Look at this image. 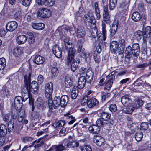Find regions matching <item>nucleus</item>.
Returning <instances> with one entry per match:
<instances>
[{"mask_svg":"<svg viewBox=\"0 0 151 151\" xmlns=\"http://www.w3.org/2000/svg\"><path fill=\"white\" fill-rule=\"evenodd\" d=\"M31 74L29 73L24 76L25 86L28 92V94L29 95L31 92L35 94L38 93V84L35 81H32L30 83Z\"/></svg>","mask_w":151,"mask_h":151,"instance_id":"1","label":"nucleus"},{"mask_svg":"<svg viewBox=\"0 0 151 151\" xmlns=\"http://www.w3.org/2000/svg\"><path fill=\"white\" fill-rule=\"evenodd\" d=\"M64 45L68 52L67 63L69 65L71 64L72 60L74 58L75 51L73 49L74 45L69 42V40L67 38L64 39Z\"/></svg>","mask_w":151,"mask_h":151,"instance_id":"2","label":"nucleus"},{"mask_svg":"<svg viewBox=\"0 0 151 151\" xmlns=\"http://www.w3.org/2000/svg\"><path fill=\"white\" fill-rule=\"evenodd\" d=\"M52 97L48 98V104L50 110V111H52V109L54 108L57 109L60 106H61V102L60 101V98L59 96H56L54 97L53 101L51 99Z\"/></svg>","mask_w":151,"mask_h":151,"instance_id":"3","label":"nucleus"},{"mask_svg":"<svg viewBox=\"0 0 151 151\" xmlns=\"http://www.w3.org/2000/svg\"><path fill=\"white\" fill-rule=\"evenodd\" d=\"M83 19L86 25L90 27L91 28L95 27L96 21L93 16L86 14L83 17Z\"/></svg>","mask_w":151,"mask_h":151,"instance_id":"4","label":"nucleus"},{"mask_svg":"<svg viewBox=\"0 0 151 151\" xmlns=\"http://www.w3.org/2000/svg\"><path fill=\"white\" fill-rule=\"evenodd\" d=\"M38 17L43 18H47L51 15V11L47 8L41 7L38 9L37 12Z\"/></svg>","mask_w":151,"mask_h":151,"instance_id":"5","label":"nucleus"},{"mask_svg":"<svg viewBox=\"0 0 151 151\" xmlns=\"http://www.w3.org/2000/svg\"><path fill=\"white\" fill-rule=\"evenodd\" d=\"M140 50H135V51H131V47L128 46L126 47L125 51V57L127 59H129L132 55L134 56H138Z\"/></svg>","mask_w":151,"mask_h":151,"instance_id":"6","label":"nucleus"},{"mask_svg":"<svg viewBox=\"0 0 151 151\" xmlns=\"http://www.w3.org/2000/svg\"><path fill=\"white\" fill-rule=\"evenodd\" d=\"M52 83L50 82L47 83L45 87V95L47 98L52 97L51 95L53 91Z\"/></svg>","mask_w":151,"mask_h":151,"instance_id":"7","label":"nucleus"},{"mask_svg":"<svg viewBox=\"0 0 151 151\" xmlns=\"http://www.w3.org/2000/svg\"><path fill=\"white\" fill-rule=\"evenodd\" d=\"M79 74L81 76H84L85 77H88V78L93 77V73L92 71L88 70L86 71V69L84 67H81L79 70Z\"/></svg>","mask_w":151,"mask_h":151,"instance_id":"8","label":"nucleus"},{"mask_svg":"<svg viewBox=\"0 0 151 151\" xmlns=\"http://www.w3.org/2000/svg\"><path fill=\"white\" fill-rule=\"evenodd\" d=\"M23 101L22 97L20 96H16L14 100V104L15 108L18 111L21 109L22 106V102Z\"/></svg>","mask_w":151,"mask_h":151,"instance_id":"9","label":"nucleus"},{"mask_svg":"<svg viewBox=\"0 0 151 151\" xmlns=\"http://www.w3.org/2000/svg\"><path fill=\"white\" fill-rule=\"evenodd\" d=\"M17 23L15 21H12L8 22L6 25L7 30L10 31L14 30L17 27Z\"/></svg>","mask_w":151,"mask_h":151,"instance_id":"10","label":"nucleus"},{"mask_svg":"<svg viewBox=\"0 0 151 151\" xmlns=\"http://www.w3.org/2000/svg\"><path fill=\"white\" fill-rule=\"evenodd\" d=\"M86 34V32L83 27H78L77 28V36L78 40L83 39Z\"/></svg>","mask_w":151,"mask_h":151,"instance_id":"11","label":"nucleus"},{"mask_svg":"<svg viewBox=\"0 0 151 151\" xmlns=\"http://www.w3.org/2000/svg\"><path fill=\"white\" fill-rule=\"evenodd\" d=\"M121 101L124 105L126 106L130 104L131 100L130 96L127 95L122 96L121 97Z\"/></svg>","mask_w":151,"mask_h":151,"instance_id":"12","label":"nucleus"},{"mask_svg":"<svg viewBox=\"0 0 151 151\" xmlns=\"http://www.w3.org/2000/svg\"><path fill=\"white\" fill-rule=\"evenodd\" d=\"M106 25L105 24L102 22V32L100 34L101 35L98 36L100 40H105L106 37Z\"/></svg>","mask_w":151,"mask_h":151,"instance_id":"13","label":"nucleus"},{"mask_svg":"<svg viewBox=\"0 0 151 151\" xmlns=\"http://www.w3.org/2000/svg\"><path fill=\"white\" fill-rule=\"evenodd\" d=\"M94 142L96 143V145L101 147L104 145V140L102 137L97 136L95 137L93 139Z\"/></svg>","mask_w":151,"mask_h":151,"instance_id":"14","label":"nucleus"},{"mask_svg":"<svg viewBox=\"0 0 151 151\" xmlns=\"http://www.w3.org/2000/svg\"><path fill=\"white\" fill-rule=\"evenodd\" d=\"M86 77L84 76H81L78 79V87L79 89H81L83 88L86 83Z\"/></svg>","mask_w":151,"mask_h":151,"instance_id":"15","label":"nucleus"},{"mask_svg":"<svg viewBox=\"0 0 151 151\" xmlns=\"http://www.w3.org/2000/svg\"><path fill=\"white\" fill-rule=\"evenodd\" d=\"M118 43L117 42L113 41L110 44V50L112 52L115 54L117 52Z\"/></svg>","mask_w":151,"mask_h":151,"instance_id":"16","label":"nucleus"},{"mask_svg":"<svg viewBox=\"0 0 151 151\" xmlns=\"http://www.w3.org/2000/svg\"><path fill=\"white\" fill-rule=\"evenodd\" d=\"M27 40V37L24 35H20L18 36L16 38L17 42L19 45L24 44Z\"/></svg>","mask_w":151,"mask_h":151,"instance_id":"17","label":"nucleus"},{"mask_svg":"<svg viewBox=\"0 0 151 151\" xmlns=\"http://www.w3.org/2000/svg\"><path fill=\"white\" fill-rule=\"evenodd\" d=\"M52 50L54 54L57 57L60 58L61 57L62 51L58 46H55L53 48Z\"/></svg>","mask_w":151,"mask_h":151,"instance_id":"18","label":"nucleus"},{"mask_svg":"<svg viewBox=\"0 0 151 151\" xmlns=\"http://www.w3.org/2000/svg\"><path fill=\"white\" fill-rule=\"evenodd\" d=\"M88 130L91 133L95 134H98L100 132V128L96 125H93L90 126Z\"/></svg>","mask_w":151,"mask_h":151,"instance_id":"19","label":"nucleus"},{"mask_svg":"<svg viewBox=\"0 0 151 151\" xmlns=\"http://www.w3.org/2000/svg\"><path fill=\"white\" fill-rule=\"evenodd\" d=\"M32 26L33 28L38 30H42L45 27L44 24L41 23H32Z\"/></svg>","mask_w":151,"mask_h":151,"instance_id":"20","label":"nucleus"},{"mask_svg":"<svg viewBox=\"0 0 151 151\" xmlns=\"http://www.w3.org/2000/svg\"><path fill=\"white\" fill-rule=\"evenodd\" d=\"M143 37H150L151 36V27L149 26L143 29Z\"/></svg>","mask_w":151,"mask_h":151,"instance_id":"21","label":"nucleus"},{"mask_svg":"<svg viewBox=\"0 0 151 151\" xmlns=\"http://www.w3.org/2000/svg\"><path fill=\"white\" fill-rule=\"evenodd\" d=\"M92 52H83L81 53V56L85 59L87 61H89L92 55Z\"/></svg>","mask_w":151,"mask_h":151,"instance_id":"22","label":"nucleus"},{"mask_svg":"<svg viewBox=\"0 0 151 151\" xmlns=\"http://www.w3.org/2000/svg\"><path fill=\"white\" fill-rule=\"evenodd\" d=\"M73 83V81L70 77L67 76L65 79V86L66 87L69 88L71 86Z\"/></svg>","mask_w":151,"mask_h":151,"instance_id":"23","label":"nucleus"},{"mask_svg":"<svg viewBox=\"0 0 151 151\" xmlns=\"http://www.w3.org/2000/svg\"><path fill=\"white\" fill-rule=\"evenodd\" d=\"M45 61V58L40 55H36L33 62L37 64H40L42 63Z\"/></svg>","mask_w":151,"mask_h":151,"instance_id":"24","label":"nucleus"},{"mask_svg":"<svg viewBox=\"0 0 151 151\" xmlns=\"http://www.w3.org/2000/svg\"><path fill=\"white\" fill-rule=\"evenodd\" d=\"M114 78V76H112L111 79L106 83L104 89L109 90L111 88L113 84V80Z\"/></svg>","mask_w":151,"mask_h":151,"instance_id":"25","label":"nucleus"},{"mask_svg":"<svg viewBox=\"0 0 151 151\" xmlns=\"http://www.w3.org/2000/svg\"><path fill=\"white\" fill-rule=\"evenodd\" d=\"M109 122L105 121L101 118L98 119L96 122V124L97 126L99 127H102L107 124H109Z\"/></svg>","mask_w":151,"mask_h":151,"instance_id":"26","label":"nucleus"},{"mask_svg":"<svg viewBox=\"0 0 151 151\" xmlns=\"http://www.w3.org/2000/svg\"><path fill=\"white\" fill-rule=\"evenodd\" d=\"M61 102V107H64L67 104L68 101V96L65 95L62 96L60 98Z\"/></svg>","mask_w":151,"mask_h":151,"instance_id":"27","label":"nucleus"},{"mask_svg":"<svg viewBox=\"0 0 151 151\" xmlns=\"http://www.w3.org/2000/svg\"><path fill=\"white\" fill-rule=\"evenodd\" d=\"M64 149L63 144L58 146H54L50 148L49 151H62Z\"/></svg>","mask_w":151,"mask_h":151,"instance_id":"28","label":"nucleus"},{"mask_svg":"<svg viewBox=\"0 0 151 151\" xmlns=\"http://www.w3.org/2000/svg\"><path fill=\"white\" fill-rule=\"evenodd\" d=\"M118 25L117 23L114 22L112 24L111 32V35L112 36H114L116 32Z\"/></svg>","mask_w":151,"mask_h":151,"instance_id":"29","label":"nucleus"},{"mask_svg":"<svg viewBox=\"0 0 151 151\" xmlns=\"http://www.w3.org/2000/svg\"><path fill=\"white\" fill-rule=\"evenodd\" d=\"M132 18L134 21L137 22L140 20L141 16L138 12H134L132 14Z\"/></svg>","mask_w":151,"mask_h":151,"instance_id":"30","label":"nucleus"},{"mask_svg":"<svg viewBox=\"0 0 151 151\" xmlns=\"http://www.w3.org/2000/svg\"><path fill=\"white\" fill-rule=\"evenodd\" d=\"M79 61L77 59H75L71 64V69L73 72H75L77 69Z\"/></svg>","mask_w":151,"mask_h":151,"instance_id":"31","label":"nucleus"},{"mask_svg":"<svg viewBox=\"0 0 151 151\" xmlns=\"http://www.w3.org/2000/svg\"><path fill=\"white\" fill-rule=\"evenodd\" d=\"M43 103L42 99L41 97H38L35 102V106L38 108L41 107L43 105Z\"/></svg>","mask_w":151,"mask_h":151,"instance_id":"32","label":"nucleus"},{"mask_svg":"<svg viewBox=\"0 0 151 151\" xmlns=\"http://www.w3.org/2000/svg\"><path fill=\"white\" fill-rule=\"evenodd\" d=\"M143 103V101L141 99H138L133 104V106L135 109H138L141 107Z\"/></svg>","mask_w":151,"mask_h":151,"instance_id":"33","label":"nucleus"},{"mask_svg":"<svg viewBox=\"0 0 151 151\" xmlns=\"http://www.w3.org/2000/svg\"><path fill=\"white\" fill-rule=\"evenodd\" d=\"M79 145V143L76 141L72 142H70L67 143L66 147L68 148H75L78 147Z\"/></svg>","mask_w":151,"mask_h":151,"instance_id":"34","label":"nucleus"},{"mask_svg":"<svg viewBox=\"0 0 151 151\" xmlns=\"http://www.w3.org/2000/svg\"><path fill=\"white\" fill-rule=\"evenodd\" d=\"M0 130L2 136H5L7 133V130L4 124H1L0 125Z\"/></svg>","mask_w":151,"mask_h":151,"instance_id":"35","label":"nucleus"},{"mask_svg":"<svg viewBox=\"0 0 151 151\" xmlns=\"http://www.w3.org/2000/svg\"><path fill=\"white\" fill-rule=\"evenodd\" d=\"M13 53L15 56L18 57L22 53V50L21 48L16 47L13 49Z\"/></svg>","mask_w":151,"mask_h":151,"instance_id":"36","label":"nucleus"},{"mask_svg":"<svg viewBox=\"0 0 151 151\" xmlns=\"http://www.w3.org/2000/svg\"><path fill=\"white\" fill-rule=\"evenodd\" d=\"M111 114L104 112L101 113L100 115V117L101 119H103L105 121H107L110 117Z\"/></svg>","mask_w":151,"mask_h":151,"instance_id":"37","label":"nucleus"},{"mask_svg":"<svg viewBox=\"0 0 151 151\" xmlns=\"http://www.w3.org/2000/svg\"><path fill=\"white\" fill-rule=\"evenodd\" d=\"M134 36V38L137 41H139L143 36V34L141 31L138 30L135 32Z\"/></svg>","mask_w":151,"mask_h":151,"instance_id":"38","label":"nucleus"},{"mask_svg":"<svg viewBox=\"0 0 151 151\" xmlns=\"http://www.w3.org/2000/svg\"><path fill=\"white\" fill-rule=\"evenodd\" d=\"M135 108L133 106H130L127 107L126 108L124 109L123 111L125 113L127 114L132 113Z\"/></svg>","mask_w":151,"mask_h":151,"instance_id":"39","label":"nucleus"},{"mask_svg":"<svg viewBox=\"0 0 151 151\" xmlns=\"http://www.w3.org/2000/svg\"><path fill=\"white\" fill-rule=\"evenodd\" d=\"M117 0H109V8L110 10H113L117 4Z\"/></svg>","mask_w":151,"mask_h":151,"instance_id":"40","label":"nucleus"},{"mask_svg":"<svg viewBox=\"0 0 151 151\" xmlns=\"http://www.w3.org/2000/svg\"><path fill=\"white\" fill-rule=\"evenodd\" d=\"M78 91L76 87H74L72 89L71 94V97L73 99H75L78 94Z\"/></svg>","mask_w":151,"mask_h":151,"instance_id":"41","label":"nucleus"},{"mask_svg":"<svg viewBox=\"0 0 151 151\" xmlns=\"http://www.w3.org/2000/svg\"><path fill=\"white\" fill-rule=\"evenodd\" d=\"M103 17L104 20L106 23H109L110 22V15L109 13L107 14H103Z\"/></svg>","mask_w":151,"mask_h":151,"instance_id":"42","label":"nucleus"},{"mask_svg":"<svg viewBox=\"0 0 151 151\" xmlns=\"http://www.w3.org/2000/svg\"><path fill=\"white\" fill-rule=\"evenodd\" d=\"M55 0H45L44 5L47 6H52L55 3Z\"/></svg>","mask_w":151,"mask_h":151,"instance_id":"43","label":"nucleus"},{"mask_svg":"<svg viewBox=\"0 0 151 151\" xmlns=\"http://www.w3.org/2000/svg\"><path fill=\"white\" fill-rule=\"evenodd\" d=\"M58 71L56 67H53L51 69V74L52 77H55L58 75Z\"/></svg>","mask_w":151,"mask_h":151,"instance_id":"44","label":"nucleus"},{"mask_svg":"<svg viewBox=\"0 0 151 151\" xmlns=\"http://www.w3.org/2000/svg\"><path fill=\"white\" fill-rule=\"evenodd\" d=\"M6 61L4 58H0V70L3 69L6 66Z\"/></svg>","mask_w":151,"mask_h":151,"instance_id":"45","label":"nucleus"},{"mask_svg":"<svg viewBox=\"0 0 151 151\" xmlns=\"http://www.w3.org/2000/svg\"><path fill=\"white\" fill-rule=\"evenodd\" d=\"M88 98L87 96H84L81 101V104L83 106L87 105V102L88 100Z\"/></svg>","mask_w":151,"mask_h":151,"instance_id":"46","label":"nucleus"},{"mask_svg":"<svg viewBox=\"0 0 151 151\" xmlns=\"http://www.w3.org/2000/svg\"><path fill=\"white\" fill-rule=\"evenodd\" d=\"M81 151H92V149L89 145H84L81 147Z\"/></svg>","mask_w":151,"mask_h":151,"instance_id":"47","label":"nucleus"},{"mask_svg":"<svg viewBox=\"0 0 151 151\" xmlns=\"http://www.w3.org/2000/svg\"><path fill=\"white\" fill-rule=\"evenodd\" d=\"M143 133L141 132H139L136 133L135 135L136 140L137 141H140L143 137Z\"/></svg>","mask_w":151,"mask_h":151,"instance_id":"48","label":"nucleus"},{"mask_svg":"<svg viewBox=\"0 0 151 151\" xmlns=\"http://www.w3.org/2000/svg\"><path fill=\"white\" fill-rule=\"evenodd\" d=\"M109 108L111 112H114L117 110V106L114 104L110 105L109 107Z\"/></svg>","mask_w":151,"mask_h":151,"instance_id":"49","label":"nucleus"},{"mask_svg":"<svg viewBox=\"0 0 151 151\" xmlns=\"http://www.w3.org/2000/svg\"><path fill=\"white\" fill-rule=\"evenodd\" d=\"M148 128V125L147 122H144L141 123L140 127V129L141 130H146Z\"/></svg>","mask_w":151,"mask_h":151,"instance_id":"50","label":"nucleus"},{"mask_svg":"<svg viewBox=\"0 0 151 151\" xmlns=\"http://www.w3.org/2000/svg\"><path fill=\"white\" fill-rule=\"evenodd\" d=\"M65 116H67V118H71V119H72L69 122L68 124H69L70 125L72 124L76 120L74 118H73L72 116L71 115H70L69 114H65Z\"/></svg>","mask_w":151,"mask_h":151,"instance_id":"51","label":"nucleus"},{"mask_svg":"<svg viewBox=\"0 0 151 151\" xmlns=\"http://www.w3.org/2000/svg\"><path fill=\"white\" fill-rule=\"evenodd\" d=\"M19 1H22L23 5L25 6H27L30 4L31 0H18Z\"/></svg>","mask_w":151,"mask_h":151,"instance_id":"52","label":"nucleus"},{"mask_svg":"<svg viewBox=\"0 0 151 151\" xmlns=\"http://www.w3.org/2000/svg\"><path fill=\"white\" fill-rule=\"evenodd\" d=\"M14 128V124L11 122L9 123L8 128L9 132H10L13 131Z\"/></svg>","mask_w":151,"mask_h":151,"instance_id":"53","label":"nucleus"},{"mask_svg":"<svg viewBox=\"0 0 151 151\" xmlns=\"http://www.w3.org/2000/svg\"><path fill=\"white\" fill-rule=\"evenodd\" d=\"M93 28H91L92 29L91 31V33L92 35L93 36V37L94 38H95L96 37L98 36L97 32V30L95 29H93Z\"/></svg>","mask_w":151,"mask_h":151,"instance_id":"54","label":"nucleus"},{"mask_svg":"<svg viewBox=\"0 0 151 151\" xmlns=\"http://www.w3.org/2000/svg\"><path fill=\"white\" fill-rule=\"evenodd\" d=\"M28 43L29 44H33L35 41V39L34 35L31 37H29L27 40Z\"/></svg>","mask_w":151,"mask_h":151,"instance_id":"55","label":"nucleus"},{"mask_svg":"<svg viewBox=\"0 0 151 151\" xmlns=\"http://www.w3.org/2000/svg\"><path fill=\"white\" fill-rule=\"evenodd\" d=\"M140 50L139 45L137 43L134 44L131 47V51H135V50Z\"/></svg>","mask_w":151,"mask_h":151,"instance_id":"56","label":"nucleus"},{"mask_svg":"<svg viewBox=\"0 0 151 151\" xmlns=\"http://www.w3.org/2000/svg\"><path fill=\"white\" fill-rule=\"evenodd\" d=\"M29 104L30 105L32 106V111H33L34 109V100L30 96V94L29 95Z\"/></svg>","mask_w":151,"mask_h":151,"instance_id":"57","label":"nucleus"},{"mask_svg":"<svg viewBox=\"0 0 151 151\" xmlns=\"http://www.w3.org/2000/svg\"><path fill=\"white\" fill-rule=\"evenodd\" d=\"M126 42L125 40L124 39H122L120 40L118 43V45L121 47H125Z\"/></svg>","mask_w":151,"mask_h":151,"instance_id":"58","label":"nucleus"},{"mask_svg":"<svg viewBox=\"0 0 151 151\" xmlns=\"http://www.w3.org/2000/svg\"><path fill=\"white\" fill-rule=\"evenodd\" d=\"M10 115L9 114H6L3 115V120L4 121L8 122L9 119Z\"/></svg>","mask_w":151,"mask_h":151,"instance_id":"59","label":"nucleus"},{"mask_svg":"<svg viewBox=\"0 0 151 151\" xmlns=\"http://www.w3.org/2000/svg\"><path fill=\"white\" fill-rule=\"evenodd\" d=\"M148 65V64L147 63H142L138 64L137 66V67L139 68H144Z\"/></svg>","mask_w":151,"mask_h":151,"instance_id":"60","label":"nucleus"},{"mask_svg":"<svg viewBox=\"0 0 151 151\" xmlns=\"http://www.w3.org/2000/svg\"><path fill=\"white\" fill-rule=\"evenodd\" d=\"M92 101V104L93 105V107L94 106H97L99 105V102L97 99L95 98H91Z\"/></svg>","mask_w":151,"mask_h":151,"instance_id":"61","label":"nucleus"},{"mask_svg":"<svg viewBox=\"0 0 151 151\" xmlns=\"http://www.w3.org/2000/svg\"><path fill=\"white\" fill-rule=\"evenodd\" d=\"M111 94L109 93H106L105 94H104L102 96V100L104 101L105 100L106 98H108L110 96Z\"/></svg>","mask_w":151,"mask_h":151,"instance_id":"62","label":"nucleus"},{"mask_svg":"<svg viewBox=\"0 0 151 151\" xmlns=\"http://www.w3.org/2000/svg\"><path fill=\"white\" fill-rule=\"evenodd\" d=\"M124 48L125 47H120L119 46V47L118 48V53L119 55H121L122 56L124 55L123 53L124 50Z\"/></svg>","mask_w":151,"mask_h":151,"instance_id":"63","label":"nucleus"},{"mask_svg":"<svg viewBox=\"0 0 151 151\" xmlns=\"http://www.w3.org/2000/svg\"><path fill=\"white\" fill-rule=\"evenodd\" d=\"M129 5L128 3H122L121 5V8L124 9V10H127Z\"/></svg>","mask_w":151,"mask_h":151,"instance_id":"64","label":"nucleus"}]
</instances>
